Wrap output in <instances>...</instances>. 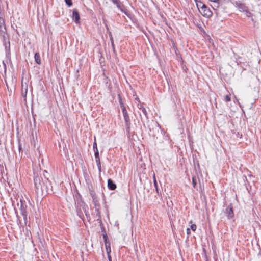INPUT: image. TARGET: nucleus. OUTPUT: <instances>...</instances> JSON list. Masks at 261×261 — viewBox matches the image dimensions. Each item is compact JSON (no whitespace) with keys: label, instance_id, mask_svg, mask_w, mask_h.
I'll return each instance as SVG.
<instances>
[{"label":"nucleus","instance_id":"f257e3e1","mask_svg":"<svg viewBox=\"0 0 261 261\" xmlns=\"http://www.w3.org/2000/svg\"><path fill=\"white\" fill-rule=\"evenodd\" d=\"M34 185L37 191L40 189L42 192L45 191L47 193H49L48 187L50 186V184L47 178H45L42 184L40 182V178L36 177L34 178Z\"/></svg>","mask_w":261,"mask_h":261},{"label":"nucleus","instance_id":"f03ea898","mask_svg":"<svg viewBox=\"0 0 261 261\" xmlns=\"http://www.w3.org/2000/svg\"><path fill=\"white\" fill-rule=\"evenodd\" d=\"M200 13L203 16L206 17H210L212 15V12L209 8H208L204 4L200 3V5L197 4Z\"/></svg>","mask_w":261,"mask_h":261},{"label":"nucleus","instance_id":"7ed1b4c3","mask_svg":"<svg viewBox=\"0 0 261 261\" xmlns=\"http://www.w3.org/2000/svg\"><path fill=\"white\" fill-rule=\"evenodd\" d=\"M90 194L92 198V202L94 205V208L96 211L98 212L100 208V204L99 202V199L97 197L96 193L93 190H90Z\"/></svg>","mask_w":261,"mask_h":261},{"label":"nucleus","instance_id":"20e7f679","mask_svg":"<svg viewBox=\"0 0 261 261\" xmlns=\"http://www.w3.org/2000/svg\"><path fill=\"white\" fill-rule=\"evenodd\" d=\"M3 44L5 46L6 51L9 52L10 50V43L8 35L2 36Z\"/></svg>","mask_w":261,"mask_h":261},{"label":"nucleus","instance_id":"39448f33","mask_svg":"<svg viewBox=\"0 0 261 261\" xmlns=\"http://www.w3.org/2000/svg\"><path fill=\"white\" fill-rule=\"evenodd\" d=\"M123 115L125 121L126 130L127 132H129L130 127V119L129 116L128 114V113L123 114Z\"/></svg>","mask_w":261,"mask_h":261},{"label":"nucleus","instance_id":"423d86ee","mask_svg":"<svg viewBox=\"0 0 261 261\" xmlns=\"http://www.w3.org/2000/svg\"><path fill=\"white\" fill-rule=\"evenodd\" d=\"M20 214L22 215L24 221L26 223L27 220L28 212L26 209V206L24 205L22 203L20 206Z\"/></svg>","mask_w":261,"mask_h":261},{"label":"nucleus","instance_id":"0eeeda50","mask_svg":"<svg viewBox=\"0 0 261 261\" xmlns=\"http://www.w3.org/2000/svg\"><path fill=\"white\" fill-rule=\"evenodd\" d=\"M225 214L228 219H230L232 218L234 216L232 207L231 206H228L226 207Z\"/></svg>","mask_w":261,"mask_h":261},{"label":"nucleus","instance_id":"6e6552de","mask_svg":"<svg viewBox=\"0 0 261 261\" xmlns=\"http://www.w3.org/2000/svg\"><path fill=\"white\" fill-rule=\"evenodd\" d=\"M72 19L76 24L80 23V17L79 13L76 10H73V11Z\"/></svg>","mask_w":261,"mask_h":261},{"label":"nucleus","instance_id":"1a4fd4ad","mask_svg":"<svg viewBox=\"0 0 261 261\" xmlns=\"http://www.w3.org/2000/svg\"><path fill=\"white\" fill-rule=\"evenodd\" d=\"M108 187L111 190H114L116 188V185L111 179H108Z\"/></svg>","mask_w":261,"mask_h":261},{"label":"nucleus","instance_id":"9d476101","mask_svg":"<svg viewBox=\"0 0 261 261\" xmlns=\"http://www.w3.org/2000/svg\"><path fill=\"white\" fill-rule=\"evenodd\" d=\"M112 2L116 5L118 8H119L122 12H124L123 10V6L120 4L119 0H111Z\"/></svg>","mask_w":261,"mask_h":261},{"label":"nucleus","instance_id":"9b49d317","mask_svg":"<svg viewBox=\"0 0 261 261\" xmlns=\"http://www.w3.org/2000/svg\"><path fill=\"white\" fill-rule=\"evenodd\" d=\"M8 35L7 33V30H6V26L5 27H0V36L2 37V36H6Z\"/></svg>","mask_w":261,"mask_h":261},{"label":"nucleus","instance_id":"f8f14e48","mask_svg":"<svg viewBox=\"0 0 261 261\" xmlns=\"http://www.w3.org/2000/svg\"><path fill=\"white\" fill-rule=\"evenodd\" d=\"M34 58H35V62H36V63H37L38 64H41V61L40 56L38 53H36L35 54Z\"/></svg>","mask_w":261,"mask_h":261},{"label":"nucleus","instance_id":"ddd939ff","mask_svg":"<svg viewBox=\"0 0 261 261\" xmlns=\"http://www.w3.org/2000/svg\"><path fill=\"white\" fill-rule=\"evenodd\" d=\"M105 244L107 253L108 255H109V254H110L111 252L110 243V242H106Z\"/></svg>","mask_w":261,"mask_h":261},{"label":"nucleus","instance_id":"4468645a","mask_svg":"<svg viewBox=\"0 0 261 261\" xmlns=\"http://www.w3.org/2000/svg\"><path fill=\"white\" fill-rule=\"evenodd\" d=\"M140 109L141 110L143 114L144 115V116L147 119L148 118L147 112L146 110L145 109V108L143 107H141L140 108Z\"/></svg>","mask_w":261,"mask_h":261},{"label":"nucleus","instance_id":"2eb2a0df","mask_svg":"<svg viewBox=\"0 0 261 261\" xmlns=\"http://www.w3.org/2000/svg\"><path fill=\"white\" fill-rule=\"evenodd\" d=\"M153 184H154V187H155L156 192L158 193V184H157V181H156L154 174L153 175Z\"/></svg>","mask_w":261,"mask_h":261},{"label":"nucleus","instance_id":"dca6fc26","mask_svg":"<svg viewBox=\"0 0 261 261\" xmlns=\"http://www.w3.org/2000/svg\"><path fill=\"white\" fill-rule=\"evenodd\" d=\"M196 184H197L196 178L195 177H192V185H193V187L194 188H196Z\"/></svg>","mask_w":261,"mask_h":261},{"label":"nucleus","instance_id":"f3484780","mask_svg":"<svg viewBox=\"0 0 261 261\" xmlns=\"http://www.w3.org/2000/svg\"><path fill=\"white\" fill-rule=\"evenodd\" d=\"M65 2L68 7H71L73 4L72 0H65Z\"/></svg>","mask_w":261,"mask_h":261},{"label":"nucleus","instance_id":"a211bd4d","mask_svg":"<svg viewBox=\"0 0 261 261\" xmlns=\"http://www.w3.org/2000/svg\"><path fill=\"white\" fill-rule=\"evenodd\" d=\"M121 108L122 112L123 114H125V113H127V110H126V107H125V106L124 105H122L121 106Z\"/></svg>","mask_w":261,"mask_h":261},{"label":"nucleus","instance_id":"6ab92c4d","mask_svg":"<svg viewBox=\"0 0 261 261\" xmlns=\"http://www.w3.org/2000/svg\"><path fill=\"white\" fill-rule=\"evenodd\" d=\"M2 26L5 27V20L3 18H0V27Z\"/></svg>","mask_w":261,"mask_h":261},{"label":"nucleus","instance_id":"aec40b11","mask_svg":"<svg viewBox=\"0 0 261 261\" xmlns=\"http://www.w3.org/2000/svg\"><path fill=\"white\" fill-rule=\"evenodd\" d=\"M83 209L86 214V215L87 216V206L84 203V205L83 207Z\"/></svg>","mask_w":261,"mask_h":261},{"label":"nucleus","instance_id":"412c9836","mask_svg":"<svg viewBox=\"0 0 261 261\" xmlns=\"http://www.w3.org/2000/svg\"><path fill=\"white\" fill-rule=\"evenodd\" d=\"M197 228V226L195 224H192L191 225V229L193 231H195Z\"/></svg>","mask_w":261,"mask_h":261},{"label":"nucleus","instance_id":"4be33fe9","mask_svg":"<svg viewBox=\"0 0 261 261\" xmlns=\"http://www.w3.org/2000/svg\"><path fill=\"white\" fill-rule=\"evenodd\" d=\"M118 97H119V103H120V107L122 105H124L122 102V99H121V96L120 94H118Z\"/></svg>","mask_w":261,"mask_h":261},{"label":"nucleus","instance_id":"5701e85b","mask_svg":"<svg viewBox=\"0 0 261 261\" xmlns=\"http://www.w3.org/2000/svg\"><path fill=\"white\" fill-rule=\"evenodd\" d=\"M239 9H240L241 11H245L247 10H245V7L243 5H240L239 6Z\"/></svg>","mask_w":261,"mask_h":261},{"label":"nucleus","instance_id":"b1692460","mask_svg":"<svg viewBox=\"0 0 261 261\" xmlns=\"http://www.w3.org/2000/svg\"><path fill=\"white\" fill-rule=\"evenodd\" d=\"M97 164V167H98V169L99 172V173H100V172L101 171V163H98V164Z\"/></svg>","mask_w":261,"mask_h":261},{"label":"nucleus","instance_id":"393cba45","mask_svg":"<svg viewBox=\"0 0 261 261\" xmlns=\"http://www.w3.org/2000/svg\"><path fill=\"white\" fill-rule=\"evenodd\" d=\"M225 99L226 101H229L231 100L230 96L228 95H227L225 97Z\"/></svg>","mask_w":261,"mask_h":261},{"label":"nucleus","instance_id":"a878e982","mask_svg":"<svg viewBox=\"0 0 261 261\" xmlns=\"http://www.w3.org/2000/svg\"><path fill=\"white\" fill-rule=\"evenodd\" d=\"M103 239H104L105 243H106V242H109L107 240L108 238H107V236L106 234H103Z\"/></svg>","mask_w":261,"mask_h":261},{"label":"nucleus","instance_id":"bb28decb","mask_svg":"<svg viewBox=\"0 0 261 261\" xmlns=\"http://www.w3.org/2000/svg\"><path fill=\"white\" fill-rule=\"evenodd\" d=\"M95 161L96 164L100 163V160L99 157H96L95 158Z\"/></svg>","mask_w":261,"mask_h":261},{"label":"nucleus","instance_id":"cd10ccee","mask_svg":"<svg viewBox=\"0 0 261 261\" xmlns=\"http://www.w3.org/2000/svg\"><path fill=\"white\" fill-rule=\"evenodd\" d=\"M246 16L248 17H250L251 15V13L247 10L246 11Z\"/></svg>","mask_w":261,"mask_h":261},{"label":"nucleus","instance_id":"c85d7f7f","mask_svg":"<svg viewBox=\"0 0 261 261\" xmlns=\"http://www.w3.org/2000/svg\"><path fill=\"white\" fill-rule=\"evenodd\" d=\"M186 231L188 235H189L191 233L190 229L189 228L187 229Z\"/></svg>","mask_w":261,"mask_h":261},{"label":"nucleus","instance_id":"c756f323","mask_svg":"<svg viewBox=\"0 0 261 261\" xmlns=\"http://www.w3.org/2000/svg\"><path fill=\"white\" fill-rule=\"evenodd\" d=\"M111 45H112V47H113V48H114V41H113V39L112 38H111Z\"/></svg>","mask_w":261,"mask_h":261},{"label":"nucleus","instance_id":"7c9ffc66","mask_svg":"<svg viewBox=\"0 0 261 261\" xmlns=\"http://www.w3.org/2000/svg\"><path fill=\"white\" fill-rule=\"evenodd\" d=\"M94 155H95V158L99 157V152H94Z\"/></svg>","mask_w":261,"mask_h":261},{"label":"nucleus","instance_id":"2f4dec72","mask_svg":"<svg viewBox=\"0 0 261 261\" xmlns=\"http://www.w3.org/2000/svg\"><path fill=\"white\" fill-rule=\"evenodd\" d=\"M93 149H95V148L97 147V144L95 142H94V143H93Z\"/></svg>","mask_w":261,"mask_h":261},{"label":"nucleus","instance_id":"473e14b6","mask_svg":"<svg viewBox=\"0 0 261 261\" xmlns=\"http://www.w3.org/2000/svg\"><path fill=\"white\" fill-rule=\"evenodd\" d=\"M94 149V152H98L97 147L96 148H95V149Z\"/></svg>","mask_w":261,"mask_h":261},{"label":"nucleus","instance_id":"72a5a7b5","mask_svg":"<svg viewBox=\"0 0 261 261\" xmlns=\"http://www.w3.org/2000/svg\"><path fill=\"white\" fill-rule=\"evenodd\" d=\"M108 256L109 260L111 261V257L110 254H109V255H108Z\"/></svg>","mask_w":261,"mask_h":261},{"label":"nucleus","instance_id":"f704fd0d","mask_svg":"<svg viewBox=\"0 0 261 261\" xmlns=\"http://www.w3.org/2000/svg\"><path fill=\"white\" fill-rule=\"evenodd\" d=\"M108 256L109 260L111 261V257L110 254H109V255H108Z\"/></svg>","mask_w":261,"mask_h":261},{"label":"nucleus","instance_id":"c9c22d12","mask_svg":"<svg viewBox=\"0 0 261 261\" xmlns=\"http://www.w3.org/2000/svg\"><path fill=\"white\" fill-rule=\"evenodd\" d=\"M3 65H4L5 70H6V65L4 62H3Z\"/></svg>","mask_w":261,"mask_h":261},{"label":"nucleus","instance_id":"e433bc0d","mask_svg":"<svg viewBox=\"0 0 261 261\" xmlns=\"http://www.w3.org/2000/svg\"><path fill=\"white\" fill-rule=\"evenodd\" d=\"M109 36H110V40H111V38L113 39L112 35L111 33H110Z\"/></svg>","mask_w":261,"mask_h":261},{"label":"nucleus","instance_id":"4c0bfd02","mask_svg":"<svg viewBox=\"0 0 261 261\" xmlns=\"http://www.w3.org/2000/svg\"><path fill=\"white\" fill-rule=\"evenodd\" d=\"M21 149V145L19 144V151H20Z\"/></svg>","mask_w":261,"mask_h":261}]
</instances>
